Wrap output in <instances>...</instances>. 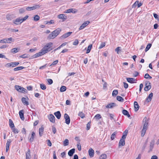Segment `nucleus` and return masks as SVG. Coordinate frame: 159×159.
<instances>
[{"mask_svg":"<svg viewBox=\"0 0 159 159\" xmlns=\"http://www.w3.org/2000/svg\"><path fill=\"white\" fill-rule=\"evenodd\" d=\"M53 43L51 42L48 43L42 49L41 51L44 54L50 51L53 49L52 48Z\"/></svg>","mask_w":159,"mask_h":159,"instance_id":"f257e3e1","label":"nucleus"},{"mask_svg":"<svg viewBox=\"0 0 159 159\" xmlns=\"http://www.w3.org/2000/svg\"><path fill=\"white\" fill-rule=\"evenodd\" d=\"M61 29L58 28L50 34L48 37V39H53L57 37L61 31Z\"/></svg>","mask_w":159,"mask_h":159,"instance_id":"f03ea898","label":"nucleus"},{"mask_svg":"<svg viewBox=\"0 0 159 159\" xmlns=\"http://www.w3.org/2000/svg\"><path fill=\"white\" fill-rule=\"evenodd\" d=\"M148 119H147V118L146 117H145L143 120V129H147L148 125Z\"/></svg>","mask_w":159,"mask_h":159,"instance_id":"7ed1b4c3","label":"nucleus"},{"mask_svg":"<svg viewBox=\"0 0 159 159\" xmlns=\"http://www.w3.org/2000/svg\"><path fill=\"white\" fill-rule=\"evenodd\" d=\"M40 6L39 5H36L32 7H28L26 8L27 11H31L39 8Z\"/></svg>","mask_w":159,"mask_h":159,"instance_id":"20e7f679","label":"nucleus"},{"mask_svg":"<svg viewBox=\"0 0 159 159\" xmlns=\"http://www.w3.org/2000/svg\"><path fill=\"white\" fill-rule=\"evenodd\" d=\"M151 83L147 81L145 84V87L144 88V90L145 91H147L151 89Z\"/></svg>","mask_w":159,"mask_h":159,"instance_id":"39448f33","label":"nucleus"},{"mask_svg":"<svg viewBox=\"0 0 159 159\" xmlns=\"http://www.w3.org/2000/svg\"><path fill=\"white\" fill-rule=\"evenodd\" d=\"M64 117L65 119V123L69 125L70 122V119L69 115L66 113L64 115Z\"/></svg>","mask_w":159,"mask_h":159,"instance_id":"423d86ee","label":"nucleus"},{"mask_svg":"<svg viewBox=\"0 0 159 159\" xmlns=\"http://www.w3.org/2000/svg\"><path fill=\"white\" fill-rule=\"evenodd\" d=\"M155 141L154 139L152 140L150 143L149 146V149L148 151V152H150L152 151V149L154 147Z\"/></svg>","mask_w":159,"mask_h":159,"instance_id":"0eeeda50","label":"nucleus"},{"mask_svg":"<svg viewBox=\"0 0 159 159\" xmlns=\"http://www.w3.org/2000/svg\"><path fill=\"white\" fill-rule=\"evenodd\" d=\"M12 21L13 23L16 25L20 24L22 23L21 18L20 17H19L16 19L15 20H13Z\"/></svg>","mask_w":159,"mask_h":159,"instance_id":"6e6552de","label":"nucleus"},{"mask_svg":"<svg viewBox=\"0 0 159 159\" xmlns=\"http://www.w3.org/2000/svg\"><path fill=\"white\" fill-rule=\"evenodd\" d=\"M77 12V10L74 8H70L66 10L65 12L66 13H75Z\"/></svg>","mask_w":159,"mask_h":159,"instance_id":"1a4fd4ad","label":"nucleus"},{"mask_svg":"<svg viewBox=\"0 0 159 159\" xmlns=\"http://www.w3.org/2000/svg\"><path fill=\"white\" fill-rule=\"evenodd\" d=\"M90 23V22L87 21H85L83 23L82 25L79 28V30H82L84 28H85L86 26H87L88 24Z\"/></svg>","mask_w":159,"mask_h":159,"instance_id":"9d476101","label":"nucleus"},{"mask_svg":"<svg viewBox=\"0 0 159 159\" xmlns=\"http://www.w3.org/2000/svg\"><path fill=\"white\" fill-rule=\"evenodd\" d=\"M116 106H117V105L116 103L114 102H111L108 104L106 106V107L107 108H112L114 107H116Z\"/></svg>","mask_w":159,"mask_h":159,"instance_id":"9b49d317","label":"nucleus"},{"mask_svg":"<svg viewBox=\"0 0 159 159\" xmlns=\"http://www.w3.org/2000/svg\"><path fill=\"white\" fill-rule=\"evenodd\" d=\"M48 119H49L50 121L52 123H54L55 121V117L52 114H50L48 116Z\"/></svg>","mask_w":159,"mask_h":159,"instance_id":"f8f14e48","label":"nucleus"},{"mask_svg":"<svg viewBox=\"0 0 159 159\" xmlns=\"http://www.w3.org/2000/svg\"><path fill=\"white\" fill-rule=\"evenodd\" d=\"M71 32H68L66 33L63 34L62 36L60 37L61 39H65L69 36H70L72 34Z\"/></svg>","mask_w":159,"mask_h":159,"instance_id":"ddd939ff","label":"nucleus"},{"mask_svg":"<svg viewBox=\"0 0 159 159\" xmlns=\"http://www.w3.org/2000/svg\"><path fill=\"white\" fill-rule=\"evenodd\" d=\"M11 141L10 140V139H8L7 140V143H6V152H7L8 150L9 149V146L10 145V143L11 142Z\"/></svg>","mask_w":159,"mask_h":159,"instance_id":"4468645a","label":"nucleus"},{"mask_svg":"<svg viewBox=\"0 0 159 159\" xmlns=\"http://www.w3.org/2000/svg\"><path fill=\"white\" fill-rule=\"evenodd\" d=\"M44 55L43 52H42V51H41L40 52H39L38 53H37L35 54L33 56V58H36L37 57H39L40 56H41L42 55Z\"/></svg>","mask_w":159,"mask_h":159,"instance_id":"2eb2a0df","label":"nucleus"},{"mask_svg":"<svg viewBox=\"0 0 159 159\" xmlns=\"http://www.w3.org/2000/svg\"><path fill=\"white\" fill-rule=\"evenodd\" d=\"M89 154L90 157H93L94 154V150L92 148H90L89 150Z\"/></svg>","mask_w":159,"mask_h":159,"instance_id":"dca6fc26","label":"nucleus"},{"mask_svg":"<svg viewBox=\"0 0 159 159\" xmlns=\"http://www.w3.org/2000/svg\"><path fill=\"white\" fill-rule=\"evenodd\" d=\"M126 80L128 82L130 83H134V81L136 80L135 78H127Z\"/></svg>","mask_w":159,"mask_h":159,"instance_id":"f3484780","label":"nucleus"},{"mask_svg":"<svg viewBox=\"0 0 159 159\" xmlns=\"http://www.w3.org/2000/svg\"><path fill=\"white\" fill-rule=\"evenodd\" d=\"M19 115L21 119L22 120H24L25 118L24 116V111L23 110H21L19 111Z\"/></svg>","mask_w":159,"mask_h":159,"instance_id":"a211bd4d","label":"nucleus"},{"mask_svg":"<svg viewBox=\"0 0 159 159\" xmlns=\"http://www.w3.org/2000/svg\"><path fill=\"white\" fill-rule=\"evenodd\" d=\"M5 66L6 67L9 68V67H15L14 63V62H11L9 63H8L6 64L5 65Z\"/></svg>","mask_w":159,"mask_h":159,"instance_id":"6ab92c4d","label":"nucleus"},{"mask_svg":"<svg viewBox=\"0 0 159 159\" xmlns=\"http://www.w3.org/2000/svg\"><path fill=\"white\" fill-rule=\"evenodd\" d=\"M134 111H137L138 110L139 108V106L137 102H134Z\"/></svg>","mask_w":159,"mask_h":159,"instance_id":"aec40b11","label":"nucleus"},{"mask_svg":"<svg viewBox=\"0 0 159 159\" xmlns=\"http://www.w3.org/2000/svg\"><path fill=\"white\" fill-rule=\"evenodd\" d=\"M75 149L72 148L68 152V155L69 156L71 157L72 156L75 152Z\"/></svg>","mask_w":159,"mask_h":159,"instance_id":"412c9836","label":"nucleus"},{"mask_svg":"<svg viewBox=\"0 0 159 159\" xmlns=\"http://www.w3.org/2000/svg\"><path fill=\"white\" fill-rule=\"evenodd\" d=\"M21 101L22 103L24 104L28 105L29 104V102L26 101V98H25L23 97L21 98Z\"/></svg>","mask_w":159,"mask_h":159,"instance_id":"4be33fe9","label":"nucleus"},{"mask_svg":"<svg viewBox=\"0 0 159 159\" xmlns=\"http://www.w3.org/2000/svg\"><path fill=\"white\" fill-rule=\"evenodd\" d=\"M153 94L152 93H151L148 95L147 98L146 99V101L148 102H150L151 101L152 98L153 97Z\"/></svg>","mask_w":159,"mask_h":159,"instance_id":"5701e85b","label":"nucleus"},{"mask_svg":"<svg viewBox=\"0 0 159 159\" xmlns=\"http://www.w3.org/2000/svg\"><path fill=\"white\" fill-rule=\"evenodd\" d=\"M54 115L58 119H60L61 117V114L60 111H57L54 113Z\"/></svg>","mask_w":159,"mask_h":159,"instance_id":"b1692460","label":"nucleus"},{"mask_svg":"<svg viewBox=\"0 0 159 159\" xmlns=\"http://www.w3.org/2000/svg\"><path fill=\"white\" fill-rule=\"evenodd\" d=\"M15 89L16 90H17V91H18L19 92L21 93V92H22L21 90H22L23 87H21L19 85H16V86H15Z\"/></svg>","mask_w":159,"mask_h":159,"instance_id":"393cba45","label":"nucleus"},{"mask_svg":"<svg viewBox=\"0 0 159 159\" xmlns=\"http://www.w3.org/2000/svg\"><path fill=\"white\" fill-rule=\"evenodd\" d=\"M35 136V133L34 132L32 133L31 136V138L29 139V141L30 142H32L34 140V136Z\"/></svg>","mask_w":159,"mask_h":159,"instance_id":"a878e982","label":"nucleus"},{"mask_svg":"<svg viewBox=\"0 0 159 159\" xmlns=\"http://www.w3.org/2000/svg\"><path fill=\"white\" fill-rule=\"evenodd\" d=\"M58 17L63 20H65L67 19V16L64 14H60L58 16Z\"/></svg>","mask_w":159,"mask_h":159,"instance_id":"bb28decb","label":"nucleus"},{"mask_svg":"<svg viewBox=\"0 0 159 159\" xmlns=\"http://www.w3.org/2000/svg\"><path fill=\"white\" fill-rule=\"evenodd\" d=\"M122 112L124 115L127 116L128 117H129L130 116L129 114L128 111L125 110H122Z\"/></svg>","mask_w":159,"mask_h":159,"instance_id":"cd10ccee","label":"nucleus"},{"mask_svg":"<svg viewBox=\"0 0 159 159\" xmlns=\"http://www.w3.org/2000/svg\"><path fill=\"white\" fill-rule=\"evenodd\" d=\"M20 50V48H15L12 49L11 50V52L13 53H15L18 52Z\"/></svg>","mask_w":159,"mask_h":159,"instance_id":"c85d7f7f","label":"nucleus"},{"mask_svg":"<svg viewBox=\"0 0 159 159\" xmlns=\"http://www.w3.org/2000/svg\"><path fill=\"white\" fill-rule=\"evenodd\" d=\"M125 144V140H123L122 139H120L119 143V147L120 146H124Z\"/></svg>","mask_w":159,"mask_h":159,"instance_id":"c756f323","label":"nucleus"},{"mask_svg":"<svg viewBox=\"0 0 159 159\" xmlns=\"http://www.w3.org/2000/svg\"><path fill=\"white\" fill-rule=\"evenodd\" d=\"M43 129L44 128L42 126L39 129V134L40 137H41L43 134Z\"/></svg>","mask_w":159,"mask_h":159,"instance_id":"7c9ffc66","label":"nucleus"},{"mask_svg":"<svg viewBox=\"0 0 159 159\" xmlns=\"http://www.w3.org/2000/svg\"><path fill=\"white\" fill-rule=\"evenodd\" d=\"M116 99L118 101L121 102H123L124 101V98L119 96H117L116 97Z\"/></svg>","mask_w":159,"mask_h":159,"instance_id":"2f4dec72","label":"nucleus"},{"mask_svg":"<svg viewBox=\"0 0 159 159\" xmlns=\"http://www.w3.org/2000/svg\"><path fill=\"white\" fill-rule=\"evenodd\" d=\"M9 125L10 126L11 128H13L14 127V124L11 119L9 120Z\"/></svg>","mask_w":159,"mask_h":159,"instance_id":"473e14b6","label":"nucleus"},{"mask_svg":"<svg viewBox=\"0 0 159 159\" xmlns=\"http://www.w3.org/2000/svg\"><path fill=\"white\" fill-rule=\"evenodd\" d=\"M30 150H29L26 154V159H29L30 157Z\"/></svg>","mask_w":159,"mask_h":159,"instance_id":"72a5a7b5","label":"nucleus"},{"mask_svg":"<svg viewBox=\"0 0 159 159\" xmlns=\"http://www.w3.org/2000/svg\"><path fill=\"white\" fill-rule=\"evenodd\" d=\"M92 44H90L88 46L87 49V52H86V53H87V54L88 53L90 52V50L92 48Z\"/></svg>","mask_w":159,"mask_h":159,"instance_id":"f704fd0d","label":"nucleus"},{"mask_svg":"<svg viewBox=\"0 0 159 159\" xmlns=\"http://www.w3.org/2000/svg\"><path fill=\"white\" fill-rule=\"evenodd\" d=\"M117 134L116 132H114L111 135V140H113L116 137V135Z\"/></svg>","mask_w":159,"mask_h":159,"instance_id":"c9c22d12","label":"nucleus"},{"mask_svg":"<svg viewBox=\"0 0 159 159\" xmlns=\"http://www.w3.org/2000/svg\"><path fill=\"white\" fill-rule=\"evenodd\" d=\"M24 67L23 66H19L15 68L14 69V71H16L17 70H20L24 68Z\"/></svg>","mask_w":159,"mask_h":159,"instance_id":"e433bc0d","label":"nucleus"},{"mask_svg":"<svg viewBox=\"0 0 159 159\" xmlns=\"http://www.w3.org/2000/svg\"><path fill=\"white\" fill-rule=\"evenodd\" d=\"M69 142L68 139H65L63 141V145L64 146H66L69 145Z\"/></svg>","mask_w":159,"mask_h":159,"instance_id":"4c0bfd02","label":"nucleus"},{"mask_svg":"<svg viewBox=\"0 0 159 159\" xmlns=\"http://www.w3.org/2000/svg\"><path fill=\"white\" fill-rule=\"evenodd\" d=\"M66 87L65 86H62L60 89V91L61 92H63L66 90Z\"/></svg>","mask_w":159,"mask_h":159,"instance_id":"58836bf2","label":"nucleus"},{"mask_svg":"<svg viewBox=\"0 0 159 159\" xmlns=\"http://www.w3.org/2000/svg\"><path fill=\"white\" fill-rule=\"evenodd\" d=\"M151 46H152V44L151 43H148L147 45L145 48V51L146 52H147L148 51L149 49L150 48Z\"/></svg>","mask_w":159,"mask_h":159,"instance_id":"ea45409f","label":"nucleus"},{"mask_svg":"<svg viewBox=\"0 0 159 159\" xmlns=\"http://www.w3.org/2000/svg\"><path fill=\"white\" fill-rule=\"evenodd\" d=\"M20 58H25L29 57V55L26 54H24L20 56Z\"/></svg>","mask_w":159,"mask_h":159,"instance_id":"a19ab883","label":"nucleus"},{"mask_svg":"<svg viewBox=\"0 0 159 159\" xmlns=\"http://www.w3.org/2000/svg\"><path fill=\"white\" fill-rule=\"evenodd\" d=\"M107 158V155L105 154L102 155L99 157V159H106Z\"/></svg>","mask_w":159,"mask_h":159,"instance_id":"79ce46f5","label":"nucleus"},{"mask_svg":"<svg viewBox=\"0 0 159 159\" xmlns=\"http://www.w3.org/2000/svg\"><path fill=\"white\" fill-rule=\"evenodd\" d=\"M78 116L82 118H83L85 117L84 114L82 112H80L78 114Z\"/></svg>","mask_w":159,"mask_h":159,"instance_id":"37998d69","label":"nucleus"},{"mask_svg":"<svg viewBox=\"0 0 159 159\" xmlns=\"http://www.w3.org/2000/svg\"><path fill=\"white\" fill-rule=\"evenodd\" d=\"M118 93V91L116 90H113L112 92V95L113 96H116Z\"/></svg>","mask_w":159,"mask_h":159,"instance_id":"c03bdc74","label":"nucleus"},{"mask_svg":"<svg viewBox=\"0 0 159 159\" xmlns=\"http://www.w3.org/2000/svg\"><path fill=\"white\" fill-rule=\"evenodd\" d=\"M5 39V42L6 43H11V42L9 41H12V39L11 38H6Z\"/></svg>","mask_w":159,"mask_h":159,"instance_id":"a18cd8bd","label":"nucleus"},{"mask_svg":"<svg viewBox=\"0 0 159 159\" xmlns=\"http://www.w3.org/2000/svg\"><path fill=\"white\" fill-rule=\"evenodd\" d=\"M146 129H143L141 134V136L142 137H143L144 136L146 132Z\"/></svg>","mask_w":159,"mask_h":159,"instance_id":"49530a36","label":"nucleus"},{"mask_svg":"<svg viewBox=\"0 0 159 159\" xmlns=\"http://www.w3.org/2000/svg\"><path fill=\"white\" fill-rule=\"evenodd\" d=\"M6 18L7 20H11L12 19V17L11 15H8L6 16Z\"/></svg>","mask_w":159,"mask_h":159,"instance_id":"de8ad7c7","label":"nucleus"},{"mask_svg":"<svg viewBox=\"0 0 159 159\" xmlns=\"http://www.w3.org/2000/svg\"><path fill=\"white\" fill-rule=\"evenodd\" d=\"M40 18L39 16L38 15H36L35 16L34 18V20L36 21H38L39 20Z\"/></svg>","mask_w":159,"mask_h":159,"instance_id":"09e8293b","label":"nucleus"},{"mask_svg":"<svg viewBox=\"0 0 159 159\" xmlns=\"http://www.w3.org/2000/svg\"><path fill=\"white\" fill-rule=\"evenodd\" d=\"M40 86L41 88L43 90H45L46 88V85L43 84H40Z\"/></svg>","mask_w":159,"mask_h":159,"instance_id":"8fccbe9b","label":"nucleus"},{"mask_svg":"<svg viewBox=\"0 0 159 159\" xmlns=\"http://www.w3.org/2000/svg\"><path fill=\"white\" fill-rule=\"evenodd\" d=\"M90 124H91V122H88L87 124V126H86V129L87 130H88L90 128Z\"/></svg>","mask_w":159,"mask_h":159,"instance_id":"3c124183","label":"nucleus"},{"mask_svg":"<svg viewBox=\"0 0 159 159\" xmlns=\"http://www.w3.org/2000/svg\"><path fill=\"white\" fill-rule=\"evenodd\" d=\"M144 78L147 79H152V77L151 76H150L149 75L148 73H147L145 74L144 76Z\"/></svg>","mask_w":159,"mask_h":159,"instance_id":"603ef678","label":"nucleus"},{"mask_svg":"<svg viewBox=\"0 0 159 159\" xmlns=\"http://www.w3.org/2000/svg\"><path fill=\"white\" fill-rule=\"evenodd\" d=\"M12 129L13 132L14 133H18L19 132V130L17 129L14 128H12Z\"/></svg>","mask_w":159,"mask_h":159,"instance_id":"864d4df0","label":"nucleus"},{"mask_svg":"<svg viewBox=\"0 0 159 159\" xmlns=\"http://www.w3.org/2000/svg\"><path fill=\"white\" fill-rule=\"evenodd\" d=\"M94 117L97 120H99L101 118L100 115L99 114H97Z\"/></svg>","mask_w":159,"mask_h":159,"instance_id":"5fc2aeb1","label":"nucleus"},{"mask_svg":"<svg viewBox=\"0 0 159 159\" xmlns=\"http://www.w3.org/2000/svg\"><path fill=\"white\" fill-rule=\"evenodd\" d=\"M25 11V9L23 8H21L19 9V13L21 14L24 13Z\"/></svg>","mask_w":159,"mask_h":159,"instance_id":"6e6d98bb","label":"nucleus"},{"mask_svg":"<svg viewBox=\"0 0 159 159\" xmlns=\"http://www.w3.org/2000/svg\"><path fill=\"white\" fill-rule=\"evenodd\" d=\"M139 1H136L135 3L133 4V5H132V8H135L136 6H137V4H138Z\"/></svg>","mask_w":159,"mask_h":159,"instance_id":"4d7b16f0","label":"nucleus"},{"mask_svg":"<svg viewBox=\"0 0 159 159\" xmlns=\"http://www.w3.org/2000/svg\"><path fill=\"white\" fill-rule=\"evenodd\" d=\"M58 60H56L52 62V63L50 65V66H51L52 65H56L58 63Z\"/></svg>","mask_w":159,"mask_h":159,"instance_id":"13d9d810","label":"nucleus"},{"mask_svg":"<svg viewBox=\"0 0 159 159\" xmlns=\"http://www.w3.org/2000/svg\"><path fill=\"white\" fill-rule=\"evenodd\" d=\"M120 48H121V47H117L115 49V51L116 52H117V54H119V51H120Z\"/></svg>","mask_w":159,"mask_h":159,"instance_id":"bf43d9fd","label":"nucleus"},{"mask_svg":"<svg viewBox=\"0 0 159 159\" xmlns=\"http://www.w3.org/2000/svg\"><path fill=\"white\" fill-rule=\"evenodd\" d=\"M28 17H29L28 16L26 15L23 18H21L22 22L26 20L28 18Z\"/></svg>","mask_w":159,"mask_h":159,"instance_id":"052dcab7","label":"nucleus"},{"mask_svg":"<svg viewBox=\"0 0 159 159\" xmlns=\"http://www.w3.org/2000/svg\"><path fill=\"white\" fill-rule=\"evenodd\" d=\"M48 82L49 84H51L53 83L52 80L50 79H47Z\"/></svg>","mask_w":159,"mask_h":159,"instance_id":"680f3d73","label":"nucleus"},{"mask_svg":"<svg viewBox=\"0 0 159 159\" xmlns=\"http://www.w3.org/2000/svg\"><path fill=\"white\" fill-rule=\"evenodd\" d=\"M47 144L48 146L50 147L51 146H52V143H51V141H50V140L49 139H48L47 140Z\"/></svg>","mask_w":159,"mask_h":159,"instance_id":"e2e57ef3","label":"nucleus"},{"mask_svg":"<svg viewBox=\"0 0 159 159\" xmlns=\"http://www.w3.org/2000/svg\"><path fill=\"white\" fill-rule=\"evenodd\" d=\"M105 45V43H102L100 46H99V49H101L104 47Z\"/></svg>","mask_w":159,"mask_h":159,"instance_id":"0e129e2a","label":"nucleus"},{"mask_svg":"<svg viewBox=\"0 0 159 159\" xmlns=\"http://www.w3.org/2000/svg\"><path fill=\"white\" fill-rule=\"evenodd\" d=\"M54 23V21L53 20H51L50 21H47L46 23V24H52Z\"/></svg>","mask_w":159,"mask_h":159,"instance_id":"69168bd1","label":"nucleus"},{"mask_svg":"<svg viewBox=\"0 0 159 159\" xmlns=\"http://www.w3.org/2000/svg\"><path fill=\"white\" fill-rule=\"evenodd\" d=\"M78 40L77 39H75L73 43V45H76L78 44Z\"/></svg>","mask_w":159,"mask_h":159,"instance_id":"338daca9","label":"nucleus"},{"mask_svg":"<svg viewBox=\"0 0 159 159\" xmlns=\"http://www.w3.org/2000/svg\"><path fill=\"white\" fill-rule=\"evenodd\" d=\"M151 159H158V157L156 155H153Z\"/></svg>","mask_w":159,"mask_h":159,"instance_id":"774afa93","label":"nucleus"}]
</instances>
